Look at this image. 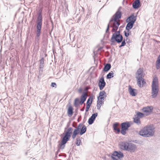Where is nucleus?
Listing matches in <instances>:
<instances>
[{"mask_svg":"<svg viewBox=\"0 0 160 160\" xmlns=\"http://www.w3.org/2000/svg\"><path fill=\"white\" fill-rule=\"evenodd\" d=\"M121 9V8L120 7L111 19L108 25L106 30V32L109 31V27L112 28V32H115L118 29L120 24V19L121 18L122 15Z\"/></svg>","mask_w":160,"mask_h":160,"instance_id":"1","label":"nucleus"},{"mask_svg":"<svg viewBox=\"0 0 160 160\" xmlns=\"http://www.w3.org/2000/svg\"><path fill=\"white\" fill-rule=\"evenodd\" d=\"M154 128L152 125L147 126L139 132L140 135L144 137H149L154 134Z\"/></svg>","mask_w":160,"mask_h":160,"instance_id":"2","label":"nucleus"},{"mask_svg":"<svg viewBox=\"0 0 160 160\" xmlns=\"http://www.w3.org/2000/svg\"><path fill=\"white\" fill-rule=\"evenodd\" d=\"M72 128L70 127L68 129L67 131H64L65 135L62 139L61 144H59V149H62L64 148L65 147V144L70 138L72 134Z\"/></svg>","mask_w":160,"mask_h":160,"instance_id":"3","label":"nucleus"},{"mask_svg":"<svg viewBox=\"0 0 160 160\" xmlns=\"http://www.w3.org/2000/svg\"><path fill=\"white\" fill-rule=\"evenodd\" d=\"M119 147L121 149L127 151L131 152H134L137 148L135 145L127 142H120L119 144Z\"/></svg>","mask_w":160,"mask_h":160,"instance_id":"4","label":"nucleus"},{"mask_svg":"<svg viewBox=\"0 0 160 160\" xmlns=\"http://www.w3.org/2000/svg\"><path fill=\"white\" fill-rule=\"evenodd\" d=\"M86 127L85 125H83L82 123L79 124L77 127L72 132V138L75 139L77 135L79 134L81 135L85 133L86 131Z\"/></svg>","mask_w":160,"mask_h":160,"instance_id":"5","label":"nucleus"},{"mask_svg":"<svg viewBox=\"0 0 160 160\" xmlns=\"http://www.w3.org/2000/svg\"><path fill=\"white\" fill-rule=\"evenodd\" d=\"M143 68H140L137 71L136 78L137 79V83L140 87H142L146 84L143 78L144 75L142 73Z\"/></svg>","mask_w":160,"mask_h":160,"instance_id":"6","label":"nucleus"},{"mask_svg":"<svg viewBox=\"0 0 160 160\" xmlns=\"http://www.w3.org/2000/svg\"><path fill=\"white\" fill-rule=\"evenodd\" d=\"M158 90V79L155 77L153 78L152 85L151 96L152 98H155L157 96Z\"/></svg>","mask_w":160,"mask_h":160,"instance_id":"7","label":"nucleus"},{"mask_svg":"<svg viewBox=\"0 0 160 160\" xmlns=\"http://www.w3.org/2000/svg\"><path fill=\"white\" fill-rule=\"evenodd\" d=\"M42 26V15L40 14L38 15L37 19L36 26V39H39V37L41 33V29Z\"/></svg>","mask_w":160,"mask_h":160,"instance_id":"8","label":"nucleus"},{"mask_svg":"<svg viewBox=\"0 0 160 160\" xmlns=\"http://www.w3.org/2000/svg\"><path fill=\"white\" fill-rule=\"evenodd\" d=\"M123 153L120 151H114L111 157L113 160H121L123 157Z\"/></svg>","mask_w":160,"mask_h":160,"instance_id":"9","label":"nucleus"},{"mask_svg":"<svg viewBox=\"0 0 160 160\" xmlns=\"http://www.w3.org/2000/svg\"><path fill=\"white\" fill-rule=\"evenodd\" d=\"M123 38L121 35H112L111 38V42L112 43L117 42L120 43L122 41Z\"/></svg>","mask_w":160,"mask_h":160,"instance_id":"10","label":"nucleus"},{"mask_svg":"<svg viewBox=\"0 0 160 160\" xmlns=\"http://www.w3.org/2000/svg\"><path fill=\"white\" fill-rule=\"evenodd\" d=\"M153 109L152 106H147L143 108L142 109L143 112L147 115L150 114Z\"/></svg>","mask_w":160,"mask_h":160,"instance_id":"11","label":"nucleus"},{"mask_svg":"<svg viewBox=\"0 0 160 160\" xmlns=\"http://www.w3.org/2000/svg\"><path fill=\"white\" fill-rule=\"evenodd\" d=\"M98 97V100L97 103V108L98 110H99L100 109L101 106L103 104L104 99L105 98L104 97Z\"/></svg>","mask_w":160,"mask_h":160,"instance_id":"12","label":"nucleus"},{"mask_svg":"<svg viewBox=\"0 0 160 160\" xmlns=\"http://www.w3.org/2000/svg\"><path fill=\"white\" fill-rule=\"evenodd\" d=\"M106 85V82H105L104 78L102 77L99 80L98 83V86L100 90H102Z\"/></svg>","mask_w":160,"mask_h":160,"instance_id":"13","label":"nucleus"},{"mask_svg":"<svg viewBox=\"0 0 160 160\" xmlns=\"http://www.w3.org/2000/svg\"><path fill=\"white\" fill-rule=\"evenodd\" d=\"M137 16H134V14H132L126 19V22H130L134 23L136 20Z\"/></svg>","mask_w":160,"mask_h":160,"instance_id":"14","label":"nucleus"},{"mask_svg":"<svg viewBox=\"0 0 160 160\" xmlns=\"http://www.w3.org/2000/svg\"><path fill=\"white\" fill-rule=\"evenodd\" d=\"M88 96V95L87 92H84L83 93L81 96L80 101L79 102V104L80 105H82L84 103Z\"/></svg>","mask_w":160,"mask_h":160,"instance_id":"15","label":"nucleus"},{"mask_svg":"<svg viewBox=\"0 0 160 160\" xmlns=\"http://www.w3.org/2000/svg\"><path fill=\"white\" fill-rule=\"evenodd\" d=\"M97 115L98 114L97 113L92 114V116L89 118L88 121V123L89 124H91L93 123L95 118L97 116Z\"/></svg>","mask_w":160,"mask_h":160,"instance_id":"16","label":"nucleus"},{"mask_svg":"<svg viewBox=\"0 0 160 160\" xmlns=\"http://www.w3.org/2000/svg\"><path fill=\"white\" fill-rule=\"evenodd\" d=\"M131 122H126L122 123V128L127 130L131 126Z\"/></svg>","mask_w":160,"mask_h":160,"instance_id":"17","label":"nucleus"},{"mask_svg":"<svg viewBox=\"0 0 160 160\" xmlns=\"http://www.w3.org/2000/svg\"><path fill=\"white\" fill-rule=\"evenodd\" d=\"M128 91L130 94L132 96H135L137 95L136 90L132 88L131 86H129Z\"/></svg>","mask_w":160,"mask_h":160,"instance_id":"18","label":"nucleus"},{"mask_svg":"<svg viewBox=\"0 0 160 160\" xmlns=\"http://www.w3.org/2000/svg\"><path fill=\"white\" fill-rule=\"evenodd\" d=\"M140 4L139 0H136L132 4V6L134 8H138Z\"/></svg>","mask_w":160,"mask_h":160,"instance_id":"19","label":"nucleus"},{"mask_svg":"<svg viewBox=\"0 0 160 160\" xmlns=\"http://www.w3.org/2000/svg\"><path fill=\"white\" fill-rule=\"evenodd\" d=\"M127 22L128 23V24L126 25V28L128 32L129 30L132 28L134 23L130 22Z\"/></svg>","mask_w":160,"mask_h":160,"instance_id":"20","label":"nucleus"},{"mask_svg":"<svg viewBox=\"0 0 160 160\" xmlns=\"http://www.w3.org/2000/svg\"><path fill=\"white\" fill-rule=\"evenodd\" d=\"M111 68V65L109 63L107 64L104 66L103 70L105 72L109 71Z\"/></svg>","mask_w":160,"mask_h":160,"instance_id":"21","label":"nucleus"},{"mask_svg":"<svg viewBox=\"0 0 160 160\" xmlns=\"http://www.w3.org/2000/svg\"><path fill=\"white\" fill-rule=\"evenodd\" d=\"M134 122L138 125H139L141 123V122L140 120V118L136 116L133 118Z\"/></svg>","mask_w":160,"mask_h":160,"instance_id":"22","label":"nucleus"},{"mask_svg":"<svg viewBox=\"0 0 160 160\" xmlns=\"http://www.w3.org/2000/svg\"><path fill=\"white\" fill-rule=\"evenodd\" d=\"M73 108L71 106H70L69 107L68 111V114L69 117H71L73 113Z\"/></svg>","mask_w":160,"mask_h":160,"instance_id":"23","label":"nucleus"},{"mask_svg":"<svg viewBox=\"0 0 160 160\" xmlns=\"http://www.w3.org/2000/svg\"><path fill=\"white\" fill-rule=\"evenodd\" d=\"M118 125V123H115L113 125V127L114 130L117 131L118 132H120V129L119 128H117Z\"/></svg>","mask_w":160,"mask_h":160,"instance_id":"24","label":"nucleus"},{"mask_svg":"<svg viewBox=\"0 0 160 160\" xmlns=\"http://www.w3.org/2000/svg\"><path fill=\"white\" fill-rule=\"evenodd\" d=\"M40 63L39 68L40 69H43L44 66V59L43 58H42L40 60Z\"/></svg>","mask_w":160,"mask_h":160,"instance_id":"25","label":"nucleus"},{"mask_svg":"<svg viewBox=\"0 0 160 160\" xmlns=\"http://www.w3.org/2000/svg\"><path fill=\"white\" fill-rule=\"evenodd\" d=\"M114 72H115L114 71H111L107 74V79H110L112 78H113L114 77L113 74Z\"/></svg>","mask_w":160,"mask_h":160,"instance_id":"26","label":"nucleus"},{"mask_svg":"<svg viewBox=\"0 0 160 160\" xmlns=\"http://www.w3.org/2000/svg\"><path fill=\"white\" fill-rule=\"evenodd\" d=\"M98 97H104V98H105L106 97V93L104 91H101L99 93V96Z\"/></svg>","mask_w":160,"mask_h":160,"instance_id":"27","label":"nucleus"},{"mask_svg":"<svg viewBox=\"0 0 160 160\" xmlns=\"http://www.w3.org/2000/svg\"><path fill=\"white\" fill-rule=\"evenodd\" d=\"M92 97H90L88 98V100L87 101L86 105H91L92 104Z\"/></svg>","mask_w":160,"mask_h":160,"instance_id":"28","label":"nucleus"},{"mask_svg":"<svg viewBox=\"0 0 160 160\" xmlns=\"http://www.w3.org/2000/svg\"><path fill=\"white\" fill-rule=\"evenodd\" d=\"M79 103V99L78 98H75L74 100V105L76 106H77L78 105Z\"/></svg>","mask_w":160,"mask_h":160,"instance_id":"29","label":"nucleus"},{"mask_svg":"<svg viewBox=\"0 0 160 160\" xmlns=\"http://www.w3.org/2000/svg\"><path fill=\"white\" fill-rule=\"evenodd\" d=\"M143 115H144V114L143 113L140 112H138L137 113V116H136L138 117V118H139L142 117H143Z\"/></svg>","mask_w":160,"mask_h":160,"instance_id":"30","label":"nucleus"},{"mask_svg":"<svg viewBox=\"0 0 160 160\" xmlns=\"http://www.w3.org/2000/svg\"><path fill=\"white\" fill-rule=\"evenodd\" d=\"M126 130L122 128V130L121 131V133L122 135L125 134L126 133Z\"/></svg>","mask_w":160,"mask_h":160,"instance_id":"31","label":"nucleus"},{"mask_svg":"<svg viewBox=\"0 0 160 160\" xmlns=\"http://www.w3.org/2000/svg\"><path fill=\"white\" fill-rule=\"evenodd\" d=\"M156 68L157 69L160 68V63L156 62Z\"/></svg>","mask_w":160,"mask_h":160,"instance_id":"32","label":"nucleus"},{"mask_svg":"<svg viewBox=\"0 0 160 160\" xmlns=\"http://www.w3.org/2000/svg\"><path fill=\"white\" fill-rule=\"evenodd\" d=\"M126 44V42H125V40L123 41L121 43V44L119 46V48H120L121 47L124 46Z\"/></svg>","mask_w":160,"mask_h":160,"instance_id":"33","label":"nucleus"},{"mask_svg":"<svg viewBox=\"0 0 160 160\" xmlns=\"http://www.w3.org/2000/svg\"><path fill=\"white\" fill-rule=\"evenodd\" d=\"M77 142H76V144L77 146H79L80 145V142H81V141L80 140H78V139H77Z\"/></svg>","mask_w":160,"mask_h":160,"instance_id":"34","label":"nucleus"},{"mask_svg":"<svg viewBox=\"0 0 160 160\" xmlns=\"http://www.w3.org/2000/svg\"><path fill=\"white\" fill-rule=\"evenodd\" d=\"M43 69H40V68H39V75H41Z\"/></svg>","mask_w":160,"mask_h":160,"instance_id":"35","label":"nucleus"},{"mask_svg":"<svg viewBox=\"0 0 160 160\" xmlns=\"http://www.w3.org/2000/svg\"><path fill=\"white\" fill-rule=\"evenodd\" d=\"M91 105H86V112H87L88 111V110H89V109Z\"/></svg>","mask_w":160,"mask_h":160,"instance_id":"36","label":"nucleus"},{"mask_svg":"<svg viewBox=\"0 0 160 160\" xmlns=\"http://www.w3.org/2000/svg\"><path fill=\"white\" fill-rule=\"evenodd\" d=\"M117 30L115 31L114 32H114L113 34V35H115V34H116V35H121L120 34V31H116Z\"/></svg>","mask_w":160,"mask_h":160,"instance_id":"37","label":"nucleus"},{"mask_svg":"<svg viewBox=\"0 0 160 160\" xmlns=\"http://www.w3.org/2000/svg\"><path fill=\"white\" fill-rule=\"evenodd\" d=\"M124 33L125 34V35L126 37H128L129 35V34L128 33H127L126 32L124 31Z\"/></svg>","mask_w":160,"mask_h":160,"instance_id":"38","label":"nucleus"},{"mask_svg":"<svg viewBox=\"0 0 160 160\" xmlns=\"http://www.w3.org/2000/svg\"><path fill=\"white\" fill-rule=\"evenodd\" d=\"M56 84L55 82H52L51 83V86L52 87H54L55 86H56Z\"/></svg>","mask_w":160,"mask_h":160,"instance_id":"39","label":"nucleus"},{"mask_svg":"<svg viewBox=\"0 0 160 160\" xmlns=\"http://www.w3.org/2000/svg\"><path fill=\"white\" fill-rule=\"evenodd\" d=\"M157 62H159V63H160V58L158 57V59L156 61Z\"/></svg>","mask_w":160,"mask_h":160,"instance_id":"40","label":"nucleus"},{"mask_svg":"<svg viewBox=\"0 0 160 160\" xmlns=\"http://www.w3.org/2000/svg\"><path fill=\"white\" fill-rule=\"evenodd\" d=\"M88 90V88L87 87L85 88V90L87 91Z\"/></svg>","mask_w":160,"mask_h":160,"instance_id":"41","label":"nucleus"},{"mask_svg":"<svg viewBox=\"0 0 160 160\" xmlns=\"http://www.w3.org/2000/svg\"><path fill=\"white\" fill-rule=\"evenodd\" d=\"M58 151L59 150H58V151L56 152V155H57L58 153Z\"/></svg>","mask_w":160,"mask_h":160,"instance_id":"42","label":"nucleus"}]
</instances>
